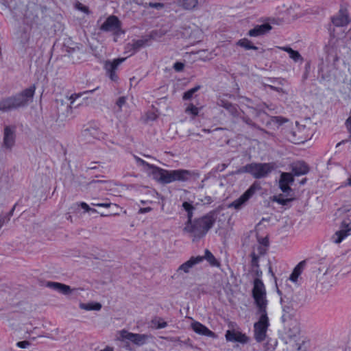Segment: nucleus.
<instances>
[{"label":"nucleus","instance_id":"nucleus-1","mask_svg":"<svg viewBox=\"0 0 351 351\" xmlns=\"http://www.w3.org/2000/svg\"><path fill=\"white\" fill-rule=\"evenodd\" d=\"M36 86L32 85L14 95L0 100V111L8 112L27 106L33 100Z\"/></svg>","mask_w":351,"mask_h":351},{"label":"nucleus","instance_id":"nucleus-2","mask_svg":"<svg viewBox=\"0 0 351 351\" xmlns=\"http://www.w3.org/2000/svg\"><path fill=\"white\" fill-rule=\"evenodd\" d=\"M152 174L155 179L162 184L173 182H188L196 180L199 177V172L187 169L167 170L159 167L154 168Z\"/></svg>","mask_w":351,"mask_h":351},{"label":"nucleus","instance_id":"nucleus-3","mask_svg":"<svg viewBox=\"0 0 351 351\" xmlns=\"http://www.w3.org/2000/svg\"><path fill=\"white\" fill-rule=\"evenodd\" d=\"M215 219L212 215H206L194 221H187L184 231L189 234L193 240L199 239L212 228Z\"/></svg>","mask_w":351,"mask_h":351},{"label":"nucleus","instance_id":"nucleus-4","mask_svg":"<svg viewBox=\"0 0 351 351\" xmlns=\"http://www.w3.org/2000/svg\"><path fill=\"white\" fill-rule=\"evenodd\" d=\"M276 167L274 162H252L241 167L237 173H247L256 179H261L268 177Z\"/></svg>","mask_w":351,"mask_h":351},{"label":"nucleus","instance_id":"nucleus-5","mask_svg":"<svg viewBox=\"0 0 351 351\" xmlns=\"http://www.w3.org/2000/svg\"><path fill=\"white\" fill-rule=\"evenodd\" d=\"M266 289L263 281L257 278L254 280L252 297L258 308L257 313H266L268 301L266 297Z\"/></svg>","mask_w":351,"mask_h":351},{"label":"nucleus","instance_id":"nucleus-6","mask_svg":"<svg viewBox=\"0 0 351 351\" xmlns=\"http://www.w3.org/2000/svg\"><path fill=\"white\" fill-rule=\"evenodd\" d=\"M259 315L258 321L254 324V338L258 342L263 341L269 326L267 313H257Z\"/></svg>","mask_w":351,"mask_h":351},{"label":"nucleus","instance_id":"nucleus-7","mask_svg":"<svg viewBox=\"0 0 351 351\" xmlns=\"http://www.w3.org/2000/svg\"><path fill=\"white\" fill-rule=\"evenodd\" d=\"M311 134L305 126H298L287 134L288 139L295 144L304 143L311 138Z\"/></svg>","mask_w":351,"mask_h":351},{"label":"nucleus","instance_id":"nucleus-8","mask_svg":"<svg viewBox=\"0 0 351 351\" xmlns=\"http://www.w3.org/2000/svg\"><path fill=\"white\" fill-rule=\"evenodd\" d=\"M119 337L117 339L121 341H130L137 346L145 344L149 339V335L145 334H137L121 330L119 332Z\"/></svg>","mask_w":351,"mask_h":351},{"label":"nucleus","instance_id":"nucleus-9","mask_svg":"<svg viewBox=\"0 0 351 351\" xmlns=\"http://www.w3.org/2000/svg\"><path fill=\"white\" fill-rule=\"evenodd\" d=\"M261 189V186L258 182H254L240 197L235 199L230 204V207H233L237 210L240 209L249 200V199Z\"/></svg>","mask_w":351,"mask_h":351},{"label":"nucleus","instance_id":"nucleus-10","mask_svg":"<svg viewBox=\"0 0 351 351\" xmlns=\"http://www.w3.org/2000/svg\"><path fill=\"white\" fill-rule=\"evenodd\" d=\"M261 189V186L258 182H254L240 197L235 199L230 204V207H233L237 210L240 209L249 200V199Z\"/></svg>","mask_w":351,"mask_h":351},{"label":"nucleus","instance_id":"nucleus-11","mask_svg":"<svg viewBox=\"0 0 351 351\" xmlns=\"http://www.w3.org/2000/svg\"><path fill=\"white\" fill-rule=\"evenodd\" d=\"M100 29L104 32H112L116 35H119L123 33L121 28V22L115 16L108 17L101 25Z\"/></svg>","mask_w":351,"mask_h":351},{"label":"nucleus","instance_id":"nucleus-12","mask_svg":"<svg viewBox=\"0 0 351 351\" xmlns=\"http://www.w3.org/2000/svg\"><path fill=\"white\" fill-rule=\"evenodd\" d=\"M280 301L282 308V322L284 326H289V323L297 321L293 318L295 315L294 308L288 301H285L283 298H281Z\"/></svg>","mask_w":351,"mask_h":351},{"label":"nucleus","instance_id":"nucleus-13","mask_svg":"<svg viewBox=\"0 0 351 351\" xmlns=\"http://www.w3.org/2000/svg\"><path fill=\"white\" fill-rule=\"evenodd\" d=\"M125 60V58L114 59L112 61H106L104 64V68L112 81H116L118 78L116 75V71L118 66Z\"/></svg>","mask_w":351,"mask_h":351},{"label":"nucleus","instance_id":"nucleus-14","mask_svg":"<svg viewBox=\"0 0 351 351\" xmlns=\"http://www.w3.org/2000/svg\"><path fill=\"white\" fill-rule=\"evenodd\" d=\"M46 286L65 295H70L77 290V289H71L70 286L58 282H47Z\"/></svg>","mask_w":351,"mask_h":351},{"label":"nucleus","instance_id":"nucleus-15","mask_svg":"<svg viewBox=\"0 0 351 351\" xmlns=\"http://www.w3.org/2000/svg\"><path fill=\"white\" fill-rule=\"evenodd\" d=\"M15 128L5 126L4 128L3 146L7 149H11L15 142Z\"/></svg>","mask_w":351,"mask_h":351},{"label":"nucleus","instance_id":"nucleus-16","mask_svg":"<svg viewBox=\"0 0 351 351\" xmlns=\"http://www.w3.org/2000/svg\"><path fill=\"white\" fill-rule=\"evenodd\" d=\"M191 326L193 331L195 332L197 334L209 337L213 339L217 337V335H215V332L211 331L206 326L203 325L199 322L193 321L191 323Z\"/></svg>","mask_w":351,"mask_h":351},{"label":"nucleus","instance_id":"nucleus-17","mask_svg":"<svg viewBox=\"0 0 351 351\" xmlns=\"http://www.w3.org/2000/svg\"><path fill=\"white\" fill-rule=\"evenodd\" d=\"M226 340L232 342L247 343L248 338L245 335L239 331L227 330L226 334Z\"/></svg>","mask_w":351,"mask_h":351},{"label":"nucleus","instance_id":"nucleus-18","mask_svg":"<svg viewBox=\"0 0 351 351\" xmlns=\"http://www.w3.org/2000/svg\"><path fill=\"white\" fill-rule=\"evenodd\" d=\"M203 261V258L200 256L196 257L192 256L189 261L182 264L178 269V271H184L189 273L190 269L195 265L199 264Z\"/></svg>","mask_w":351,"mask_h":351},{"label":"nucleus","instance_id":"nucleus-19","mask_svg":"<svg viewBox=\"0 0 351 351\" xmlns=\"http://www.w3.org/2000/svg\"><path fill=\"white\" fill-rule=\"evenodd\" d=\"M332 23L336 26H344L349 23L348 12L346 10H340L339 13L332 18Z\"/></svg>","mask_w":351,"mask_h":351},{"label":"nucleus","instance_id":"nucleus-20","mask_svg":"<svg viewBox=\"0 0 351 351\" xmlns=\"http://www.w3.org/2000/svg\"><path fill=\"white\" fill-rule=\"evenodd\" d=\"M291 171L296 176L304 175L308 172V165L302 161L294 162L291 165Z\"/></svg>","mask_w":351,"mask_h":351},{"label":"nucleus","instance_id":"nucleus-21","mask_svg":"<svg viewBox=\"0 0 351 351\" xmlns=\"http://www.w3.org/2000/svg\"><path fill=\"white\" fill-rule=\"evenodd\" d=\"M271 29V26L268 23L257 25L254 28L250 29L248 35L252 37L263 35Z\"/></svg>","mask_w":351,"mask_h":351},{"label":"nucleus","instance_id":"nucleus-22","mask_svg":"<svg viewBox=\"0 0 351 351\" xmlns=\"http://www.w3.org/2000/svg\"><path fill=\"white\" fill-rule=\"evenodd\" d=\"M286 334L290 338H293L298 336L300 332V327L298 322H292L289 323V326H285Z\"/></svg>","mask_w":351,"mask_h":351},{"label":"nucleus","instance_id":"nucleus-23","mask_svg":"<svg viewBox=\"0 0 351 351\" xmlns=\"http://www.w3.org/2000/svg\"><path fill=\"white\" fill-rule=\"evenodd\" d=\"M350 231L351 228L337 231L332 235L331 239L335 243H340L345 238H346L350 234Z\"/></svg>","mask_w":351,"mask_h":351},{"label":"nucleus","instance_id":"nucleus-24","mask_svg":"<svg viewBox=\"0 0 351 351\" xmlns=\"http://www.w3.org/2000/svg\"><path fill=\"white\" fill-rule=\"evenodd\" d=\"M197 0H178V5L184 10H191L197 7Z\"/></svg>","mask_w":351,"mask_h":351},{"label":"nucleus","instance_id":"nucleus-25","mask_svg":"<svg viewBox=\"0 0 351 351\" xmlns=\"http://www.w3.org/2000/svg\"><path fill=\"white\" fill-rule=\"evenodd\" d=\"M280 49L289 53V58L295 62L302 61L303 58L298 51H295L289 47H281Z\"/></svg>","mask_w":351,"mask_h":351},{"label":"nucleus","instance_id":"nucleus-26","mask_svg":"<svg viewBox=\"0 0 351 351\" xmlns=\"http://www.w3.org/2000/svg\"><path fill=\"white\" fill-rule=\"evenodd\" d=\"M305 265L304 261L300 262L293 269L290 275L289 280L293 282H297L299 276L301 274L302 269Z\"/></svg>","mask_w":351,"mask_h":351},{"label":"nucleus","instance_id":"nucleus-27","mask_svg":"<svg viewBox=\"0 0 351 351\" xmlns=\"http://www.w3.org/2000/svg\"><path fill=\"white\" fill-rule=\"evenodd\" d=\"M203 258V261L206 260L211 266L219 267L220 265L219 262L215 258L213 254L208 250H206L204 256H200Z\"/></svg>","mask_w":351,"mask_h":351},{"label":"nucleus","instance_id":"nucleus-28","mask_svg":"<svg viewBox=\"0 0 351 351\" xmlns=\"http://www.w3.org/2000/svg\"><path fill=\"white\" fill-rule=\"evenodd\" d=\"M80 308L86 311H99L101 308V304L95 303H80Z\"/></svg>","mask_w":351,"mask_h":351},{"label":"nucleus","instance_id":"nucleus-29","mask_svg":"<svg viewBox=\"0 0 351 351\" xmlns=\"http://www.w3.org/2000/svg\"><path fill=\"white\" fill-rule=\"evenodd\" d=\"M233 117H241V112L237 108V106L230 102L229 105L225 108Z\"/></svg>","mask_w":351,"mask_h":351},{"label":"nucleus","instance_id":"nucleus-30","mask_svg":"<svg viewBox=\"0 0 351 351\" xmlns=\"http://www.w3.org/2000/svg\"><path fill=\"white\" fill-rule=\"evenodd\" d=\"M134 159L138 165L143 167L144 169L146 170H152V171L154 170V168L157 167L153 165L147 163L146 161L143 160V159L136 156H134Z\"/></svg>","mask_w":351,"mask_h":351},{"label":"nucleus","instance_id":"nucleus-31","mask_svg":"<svg viewBox=\"0 0 351 351\" xmlns=\"http://www.w3.org/2000/svg\"><path fill=\"white\" fill-rule=\"evenodd\" d=\"M237 45L245 48V49H257L258 48L253 45L251 41L247 38H243L237 42Z\"/></svg>","mask_w":351,"mask_h":351},{"label":"nucleus","instance_id":"nucleus-32","mask_svg":"<svg viewBox=\"0 0 351 351\" xmlns=\"http://www.w3.org/2000/svg\"><path fill=\"white\" fill-rule=\"evenodd\" d=\"M280 182L291 184L294 182V178L291 173L283 172L280 175Z\"/></svg>","mask_w":351,"mask_h":351},{"label":"nucleus","instance_id":"nucleus-33","mask_svg":"<svg viewBox=\"0 0 351 351\" xmlns=\"http://www.w3.org/2000/svg\"><path fill=\"white\" fill-rule=\"evenodd\" d=\"M182 208L187 212V221H191L193 217V211L195 209L194 206L191 204L184 202L182 204Z\"/></svg>","mask_w":351,"mask_h":351},{"label":"nucleus","instance_id":"nucleus-34","mask_svg":"<svg viewBox=\"0 0 351 351\" xmlns=\"http://www.w3.org/2000/svg\"><path fill=\"white\" fill-rule=\"evenodd\" d=\"M293 198H284L282 195L274 196L273 201L281 204L282 206L287 205L289 202H292Z\"/></svg>","mask_w":351,"mask_h":351},{"label":"nucleus","instance_id":"nucleus-35","mask_svg":"<svg viewBox=\"0 0 351 351\" xmlns=\"http://www.w3.org/2000/svg\"><path fill=\"white\" fill-rule=\"evenodd\" d=\"M152 324L157 329L164 328L167 326V323L160 317H155L152 320Z\"/></svg>","mask_w":351,"mask_h":351},{"label":"nucleus","instance_id":"nucleus-36","mask_svg":"<svg viewBox=\"0 0 351 351\" xmlns=\"http://www.w3.org/2000/svg\"><path fill=\"white\" fill-rule=\"evenodd\" d=\"M199 89H200V86H196L194 88L189 89V90L186 91L184 93V95L182 96V99L184 100L191 99L193 97V95Z\"/></svg>","mask_w":351,"mask_h":351},{"label":"nucleus","instance_id":"nucleus-37","mask_svg":"<svg viewBox=\"0 0 351 351\" xmlns=\"http://www.w3.org/2000/svg\"><path fill=\"white\" fill-rule=\"evenodd\" d=\"M126 101L127 97L125 96L119 97L116 101V106L117 107V110H115L116 112H121L122 108L126 105Z\"/></svg>","mask_w":351,"mask_h":351},{"label":"nucleus","instance_id":"nucleus-38","mask_svg":"<svg viewBox=\"0 0 351 351\" xmlns=\"http://www.w3.org/2000/svg\"><path fill=\"white\" fill-rule=\"evenodd\" d=\"M185 112L189 114H192L193 116H197L199 113V108L196 107L193 104H190L188 105L185 110Z\"/></svg>","mask_w":351,"mask_h":351},{"label":"nucleus","instance_id":"nucleus-39","mask_svg":"<svg viewBox=\"0 0 351 351\" xmlns=\"http://www.w3.org/2000/svg\"><path fill=\"white\" fill-rule=\"evenodd\" d=\"M95 89L94 90H87V91H84L83 93H74V94H72L70 97H69V100L71 101V104H73L77 98L80 97L81 96H82L84 94H86V93H93L95 91Z\"/></svg>","mask_w":351,"mask_h":351},{"label":"nucleus","instance_id":"nucleus-40","mask_svg":"<svg viewBox=\"0 0 351 351\" xmlns=\"http://www.w3.org/2000/svg\"><path fill=\"white\" fill-rule=\"evenodd\" d=\"M230 104L227 99L223 97L219 96L217 99V105L219 107H222L224 109Z\"/></svg>","mask_w":351,"mask_h":351},{"label":"nucleus","instance_id":"nucleus-41","mask_svg":"<svg viewBox=\"0 0 351 351\" xmlns=\"http://www.w3.org/2000/svg\"><path fill=\"white\" fill-rule=\"evenodd\" d=\"M145 41L143 40H137L134 41L132 44V47L136 52V51L139 50L141 47H143L145 45Z\"/></svg>","mask_w":351,"mask_h":351},{"label":"nucleus","instance_id":"nucleus-42","mask_svg":"<svg viewBox=\"0 0 351 351\" xmlns=\"http://www.w3.org/2000/svg\"><path fill=\"white\" fill-rule=\"evenodd\" d=\"M279 187L283 193H288L291 191L289 184H285L279 182Z\"/></svg>","mask_w":351,"mask_h":351},{"label":"nucleus","instance_id":"nucleus-43","mask_svg":"<svg viewBox=\"0 0 351 351\" xmlns=\"http://www.w3.org/2000/svg\"><path fill=\"white\" fill-rule=\"evenodd\" d=\"M252 267L253 268H258V256L254 253L252 254Z\"/></svg>","mask_w":351,"mask_h":351},{"label":"nucleus","instance_id":"nucleus-44","mask_svg":"<svg viewBox=\"0 0 351 351\" xmlns=\"http://www.w3.org/2000/svg\"><path fill=\"white\" fill-rule=\"evenodd\" d=\"M75 8H76V9H77L78 10H80V11H82V12H84V13H86V14H88V7H86V6H85V5H83L82 3H79V2H78V3H77L75 4Z\"/></svg>","mask_w":351,"mask_h":351},{"label":"nucleus","instance_id":"nucleus-45","mask_svg":"<svg viewBox=\"0 0 351 351\" xmlns=\"http://www.w3.org/2000/svg\"><path fill=\"white\" fill-rule=\"evenodd\" d=\"M10 221V217L5 215H0V229L1 227Z\"/></svg>","mask_w":351,"mask_h":351},{"label":"nucleus","instance_id":"nucleus-46","mask_svg":"<svg viewBox=\"0 0 351 351\" xmlns=\"http://www.w3.org/2000/svg\"><path fill=\"white\" fill-rule=\"evenodd\" d=\"M80 206L82 208L84 209L86 212H93V213H97V210L94 208H91L85 202H81Z\"/></svg>","mask_w":351,"mask_h":351},{"label":"nucleus","instance_id":"nucleus-47","mask_svg":"<svg viewBox=\"0 0 351 351\" xmlns=\"http://www.w3.org/2000/svg\"><path fill=\"white\" fill-rule=\"evenodd\" d=\"M93 206H98V207H104V208H109L111 205L110 202H106L103 203H92Z\"/></svg>","mask_w":351,"mask_h":351},{"label":"nucleus","instance_id":"nucleus-48","mask_svg":"<svg viewBox=\"0 0 351 351\" xmlns=\"http://www.w3.org/2000/svg\"><path fill=\"white\" fill-rule=\"evenodd\" d=\"M173 69L176 71H181L183 70L184 69V64L182 63V62H177L174 64L173 65Z\"/></svg>","mask_w":351,"mask_h":351},{"label":"nucleus","instance_id":"nucleus-49","mask_svg":"<svg viewBox=\"0 0 351 351\" xmlns=\"http://www.w3.org/2000/svg\"><path fill=\"white\" fill-rule=\"evenodd\" d=\"M345 125L351 136V116L347 119Z\"/></svg>","mask_w":351,"mask_h":351},{"label":"nucleus","instance_id":"nucleus-50","mask_svg":"<svg viewBox=\"0 0 351 351\" xmlns=\"http://www.w3.org/2000/svg\"><path fill=\"white\" fill-rule=\"evenodd\" d=\"M29 345V343L27 341H19L16 346L20 348H26Z\"/></svg>","mask_w":351,"mask_h":351},{"label":"nucleus","instance_id":"nucleus-51","mask_svg":"<svg viewBox=\"0 0 351 351\" xmlns=\"http://www.w3.org/2000/svg\"><path fill=\"white\" fill-rule=\"evenodd\" d=\"M242 119L247 125H249L250 126L255 127V124L253 123V121L249 117H242Z\"/></svg>","mask_w":351,"mask_h":351},{"label":"nucleus","instance_id":"nucleus-52","mask_svg":"<svg viewBox=\"0 0 351 351\" xmlns=\"http://www.w3.org/2000/svg\"><path fill=\"white\" fill-rule=\"evenodd\" d=\"M152 210L151 207L146 208H141L138 210L139 214H145L146 213L150 212Z\"/></svg>","mask_w":351,"mask_h":351},{"label":"nucleus","instance_id":"nucleus-53","mask_svg":"<svg viewBox=\"0 0 351 351\" xmlns=\"http://www.w3.org/2000/svg\"><path fill=\"white\" fill-rule=\"evenodd\" d=\"M149 7L154 8H161L163 7V5L160 3H149Z\"/></svg>","mask_w":351,"mask_h":351},{"label":"nucleus","instance_id":"nucleus-54","mask_svg":"<svg viewBox=\"0 0 351 351\" xmlns=\"http://www.w3.org/2000/svg\"><path fill=\"white\" fill-rule=\"evenodd\" d=\"M258 241L265 246H267L269 243L268 239L267 237L262 238L261 239H259Z\"/></svg>","mask_w":351,"mask_h":351},{"label":"nucleus","instance_id":"nucleus-55","mask_svg":"<svg viewBox=\"0 0 351 351\" xmlns=\"http://www.w3.org/2000/svg\"><path fill=\"white\" fill-rule=\"evenodd\" d=\"M253 270L255 272V274L258 276V277H260L261 275H262V271L261 270L259 269V267L258 268H253Z\"/></svg>","mask_w":351,"mask_h":351},{"label":"nucleus","instance_id":"nucleus-56","mask_svg":"<svg viewBox=\"0 0 351 351\" xmlns=\"http://www.w3.org/2000/svg\"><path fill=\"white\" fill-rule=\"evenodd\" d=\"M100 351H114V349L112 347L106 346L104 349L101 350Z\"/></svg>","mask_w":351,"mask_h":351},{"label":"nucleus","instance_id":"nucleus-57","mask_svg":"<svg viewBox=\"0 0 351 351\" xmlns=\"http://www.w3.org/2000/svg\"><path fill=\"white\" fill-rule=\"evenodd\" d=\"M348 184L351 186V178L348 179Z\"/></svg>","mask_w":351,"mask_h":351},{"label":"nucleus","instance_id":"nucleus-58","mask_svg":"<svg viewBox=\"0 0 351 351\" xmlns=\"http://www.w3.org/2000/svg\"><path fill=\"white\" fill-rule=\"evenodd\" d=\"M305 182H306V179H304V180L301 182V184H304V183H305Z\"/></svg>","mask_w":351,"mask_h":351},{"label":"nucleus","instance_id":"nucleus-59","mask_svg":"<svg viewBox=\"0 0 351 351\" xmlns=\"http://www.w3.org/2000/svg\"><path fill=\"white\" fill-rule=\"evenodd\" d=\"M271 88L272 89H274V90H278L276 88H274L273 86H271Z\"/></svg>","mask_w":351,"mask_h":351},{"label":"nucleus","instance_id":"nucleus-60","mask_svg":"<svg viewBox=\"0 0 351 351\" xmlns=\"http://www.w3.org/2000/svg\"><path fill=\"white\" fill-rule=\"evenodd\" d=\"M101 181L99 180H96V181H93V183H97V182H100Z\"/></svg>","mask_w":351,"mask_h":351},{"label":"nucleus","instance_id":"nucleus-61","mask_svg":"<svg viewBox=\"0 0 351 351\" xmlns=\"http://www.w3.org/2000/svg\"><path fill=\"white\" fill-rule=\"evenodd\" d=\"M203 131L205 132H208V130H206V129H204Z\"/></svg>","mask_w":351,"mask_h":351},{"label":"nucleus","instance_id":"nucleus-62","mask_svg":"<svg viewBox=\"0 0 351 351\" xmlns=\"http://www.w3.org/2000/svg\"><path fill=\"white\" fill-rule=\"evenodd\" d=\"M141 203H142V204H145V202L142 200V201H141Z\"/></svg>","mask_w":351,"mask_h":351},{"label":"nucleus","instance_id":"nucleus-63","mask_svg":"<svg viewBox=\"0 0 351 351\" xmlns=\"http://www.w3.org/2000/svg\"><path fill=\"white\" fill-rule=\"evenodd\" d=\"M343 142H344V141H342V142H341V143H343ZM340 144H341V143H338L337 146H338L339 145H340Z\"/></svg>","mask_w":351,"mask_h":351}]
</instances>
